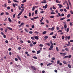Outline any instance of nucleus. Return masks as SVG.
Here are the masks:
<instances>
[{"label":"nucleus","mask_w":73,"mask_h":73,"mask_svg":"<svg viewBox=\"0 0 73 73\" xmlns=\"http://www.w3.org/2000/svg\"><path fill=\"white\" fill-rule=\"evenodd\" d=\"M58 5L59 6V7L60 8V9L61 8H62V7H63V6H62V5H61L60 4H58Z\"/></svg>","instance_id":"f03ea898"},{"label":"nucleus","mask_w":73,"mask_h":73,"mask_svg":"<svg viewBox=\"0 0 73 73\" xmlns=\"http://www.w3.org/2000/svg\"><path fill=\"white\" fill-rule=\"evenodd\" d=\"M3 37L5 38H6V35H3Z\"/></svg>","instance_id":"69168bd1"},{"label":"nucleus","mask_w":73,"mask_h":73,"mask_svg":"<svg viewBox=\"0 0 73 73\" xmlns=\"http://www.w3.org/2000/svg\"><path fill=\"white\" fill-rule=\"evenodd\" d=\"M21 49V47L20 46L18 48V50H20Z\"/></svg>","instance_id":"473e14b6"},{"label":"nucleus","mask_w":73,"mask_h":73,"mask_svg":"<svg viewBox=\"0 0 73 73\" xmlns=\"http://www.w3.org/2000/svg\"><path fill=\"white\" fill-rule=\"evenodd\" d=\"M29 17H31V12H30L29 13Z\"/></svg>","instance_id":"a18cd8bd"},{"label":"nucleus","mask_w":73,"mask_h":73,"mask_svg":"<svg viewBox=\"0 0 73 73\" xmlns=\"http://www.w3.org/2000/svg\"><path fill=\"white\" fill-rule=\"evenodd\" d=\"M33 58L35 59H37V57L36 56H33Z\"/></svg>","instance_id":"a19ab883"},{"label":"nucleus","mask_w":73,"mask_h":73,"mask_svg":"<svg viewBox=\"0 0 73 73\" xmlns=\"http://www.w3.org/2000/svg\"><path fill=\"white\" fill-rule=\"evenodd\" d=\"M38 17H34L33 19H38Z\"/></svg>","instance_id":"a878e982"},{"label":"nucleus","mask_w":73,"mask_h":73,"mask_svg":"<svg viewBox=\"0 0 73 73\" xmlns=\"http://www.w3.org/2000/svg\"><path fill=\"white\" fill-rule=\"evenodd\" d=\"M52 15H55V13L54 12H51L50 13Z\"/></svg>","instance_id":"cd10ccee"},{"label":"nucleus","mask_w":73,"mask_h":73,"mask_svg":"<svg viewBox=\"0 0 73 73\" xmlns=\"http://www.w3.org/2000/svg\"><path fill=\"white\" fill-rule=\"evenodd\" d=\"M52 65V63H50L48 64H47V66H50V65Z\"/></svg>","instance_id":"7ed1b4c3"},{"label":"nucleus","mask_w":73,"mask_h":73,"mask_svg":"<svg viewBox=\"0 0 73 73\" xmlns=\"http://www.w3.org/2000/svg\"><path fill=\"white\" fill-rule=\"evenodd\" d=\"M35 38L36 40H38L39 38L37 36H35Z\"/></svg>","instance_id":"0eeeda50"},{"label":"nucleus","mask_w":73,"mask_h":73,"mask_svg":"<svg viewBox=\"0 0 73 73\" xmlns=\"http://www.w3.org/2000/svg\"><path fill=\"white\" fill-rule=\"evenodd\" d=\"M62 40H64L65 38V36H63L62 37Z\"/></svg>","instance_id":"412c9836"},{"label":"nucleus","mask_w":73,"mask_h":73,"mask_svg":"<svg viewBox=\"0 0 73 73\" xmlns=\"http://www.w3.org/2000/svg\"><path fill=\"white\" fill-rule=\"evenodd\" d=\"M39 46H41L42 47V46H43V45H42V44H40L39 45Z\"/></svg>","instance_id":"680f3d73"},{"label":"nucleus","mask_w":73,"mask_h":73,"mask_svg":"<svg viewBox=\"0 0 73 73\" xmlns=\"http://www.w3.org/2000/svg\"><path fill=\"white\" fill-rule=\"evenodd\" d=\"M15 16H16V13H15L13 15V18H15Z\"/></svg>","instance_id":"09e8293b"},{"label":"nucleus","mask_w":73,"mask_h":73,"mask_svg":"<svg viewBox=\"0 0 73 73\" xmlns=\"http://www.w3.org/2000/svg\"><path fill=\"white\" fill-rule=\"evenodd\" d=\"M49 49L50 50H53V48L51 47H50L49 48Z\"/></svg>","instance_id":"bb28decb"},{"label":"nucleus","mask_w":73,"mask_h":73,"mask_svg":"<svg viewBox=\"0 0 73 73\" xmlns=\"http://www.w3.org/2000/svg\"><path fill=\"white\" fill-rule=\"evenodd\" d=\"M36 43H37L36 42H34L33 44L34 45H36Z\"/></svg>","instance_id":"4d7b16f0"},{"label":"nucleus","mask_w":73,"mask_h":73,"mask_svg":"<svg viewBox=\"0 0 73 73\" xmlns=\"http://www.w3.org/2000/svg\"><path fill=\"white\" fill-rule=\"evenodd\" d=\"M35 7H34V6H33V9H32V11H34V10H35Z\"/></svg>","instance_id":"7c9ffc66"},{"label":"nucleus","mask_w":73,"mask_h":73,"mask_svg":"<svg viewBox=\"0 0 73 73\" xmlns=\"http://www.w3.org/2000/svg\"><path fill=\"white\" fill-rule=\"evenodd\" d=\"M46 31H44L42 33V34H43V35H45V34H46Z\"/></svg>","instance_id":"4468645a"},{"label":"nucleus","mask_w":73,"mask_h":73,"mask_svg":"<svg viewBox=\"0 0 73 73\" xmlns=\"http://www.w3.org/2000/svg\"><path fill=\"white\" fill-rule=\"evenodd\" d=\"M68 57V56H65L63 58H67Z\"/></svg>","instance_id":"4be33fe9"},{"label":"nucleus","mask_w":73,"mask_h":73,"mask_svg":"<svg viewBox=\"0 0 73 73\" xmlns=\"http://www.w3.org/2000/svg\"><path fill=\"white\" fill-rule=\"evenodd\" d=\"M50 18H54V15L51 16L50 17Z\"/></svg>","instance_id":"c756f323"},{"label":"nucleus","mask_w":73,"mask_h":73,"mask_svg":"<svg viewBox=\"0 0 73 73\" xmlns=\"http://www.w3.org/2000/svg\"><path fill=\"white\" fill-rule=\"evenodd\" d=\"M7 9L9 10L11 9V7L9 6H8V7H7Z\"/></svg>","instance_id":"79ce46f5"},{"label":"nucleus","mask_w":73,"mask_h":73,"mask_svg":"<svg viewBox=\"0 0 73 73\" xmlns=\"http://www.w3.org/2000/svg\"><path fill=\"white\" fill-rule=\"evenodd\" d=\"M4 13H1V16H2V15H4Z\"/></svg>","instance_id":"0e129e2a"},{"label":"nucleus","mask_w":73,"mask_h":73,"mask_svg":"<svg viewBox=\"0 0 73 73\" xmlns=\"http://www.w3.org/2000/svg\"><path fill=\"white\" fill-rule=\"evenodd\" d=\"M46 45H48V46H50V44L49 43H46Z\"/></svg>","instance_id":"1a4fd4ad"},{"label":"nucleus","mask_w":73,"mask_h":73,"mask_svg":"<svg viewBox=\"0 0 73 73\" xmlns=\"http://www.w3.org/2000/svg\"><path fill=\"white\" fill-rule=\"evenodd\" d=\"M29 33H30V34H32V33H33V32H32V31H29Z\"/></svg>","instance_id":"8fccbe9b"},{"label":"nucleus","mask_w":73,"mask_h":73,"mask_svg":"<svg viewBox=\"0 0 73 73\" xmlns=\"http://www.w3.org/2000/svg\"><path fill=\"white\" fill-rule=\"evenodd\" d=\"M15 5V4L14 3L13 4V7H14V8L15 7H16V6Z\"/></svg>","instance_id":"e433bc0d"},{"label":"nucleus","mask_w":73,"mask_h":73,"mask_svg":"<svg viewBox=\"0 0 73 73\" xmlns=\"http://www.w3.org/2000/svg\"><path fill=\"white\" fill-rule=\"evenodd\" d=\"M62 55L63 56H65V55H66V54L65 53H62Z\"/></svg>","instance_id":"5fc2aeb1"},{"label":"nucleus","mask_w":73,"mask_h":73,"mask_svg":"<svg viewBox=\"0 0 73 73\" xmlns=\"http://www.w3.org/2000/svg\"><path fill=\"white\" fill-rule=\"evenodd\" d=\"M69 31V29L68 28H67L66 30L67 32H68Z\"/></svg>","instance_id":"b1692460"},{"label":"nucleus","mask_w":73,"mask_h":73,"mask_svg":"<svg viewBox=\"0 0 73 73\" xmlns=\"http://www.w3.org/2000/svg\"><path fill=\"white\" fill-rule=\"evenodd\" d=\"M60 11H61V12H62L64 11V9H60Z\"/></svg>","instance_id":"e2e57ef3"},{"label":"nucleus","mask_w":73,"mask_h":73,"mask_svg":"<svg viewBox=\"0 0 73 73\" xmlns=\"http://www.w3.org/2000/svg\"><path fill=\"white\" fill-rule=\"evenodd\" d=\"M65 17L61 18L60 19V20L61 21L62 20H65Z\"/></svg>","instance_id":"9d476101"},{"label":"nucleus","mask_w":73,"mask_h":73,"mask_svg":"<svg viewBox=\"0 0 73 73\" xmlns=\"http://www.w3.org/2000/svg\"><path fill=\"white\" fill-rule=\"evenodd\" d=\"M53 35V32H52L51 33H50V35Z\"/></svg>","instance_id":"3c124183"},{"label":"nucleus","mask_w":73,"mask_h":73,"mask_svg":"<svg viewBox=\"0 0 73 73\" xmlns=\"http://www.w3.org/2000/svg\"><path fill=\"white\" fill-rule=\"evenodd\" d=\"M56 29H57V30H59L60 29V28H59V27H56Z\"/></svg>","instance_id":"603ef678"},{"label":"nucleus","mask_w":73,"mask_h":73,"mask_svg":"<svg viewBox=\"0 0 73 73\" xmlns=\"http://www.w3.org/2000/svg\"><path fill=\"white\" fill-rule=\"evenodd\" d=\"M24 10V9H21V13H22L23 12Z\"/></svg>","instance_id":"6ab92c4d"},{"label":"nucleus","mask_w":73,"mask_h":73,"mask_svg":"<svg viewBox=\"0 0 73 73\" xmlns=\"http://www.w3.org/2000/svg\"><path fill=\"white\" fill-rule=\"evenodd\" d=\"M26 1H27L26 0H24L22 1V3H25V2H26Z\"/></svg>","instance_id":"f704fd0d"},{"label":"nucleus","mask_w":73,"mask_h":73,"mask_svg":"<svg viewBox=\"0 0 73 73\" xmlns=\"http://www.w3.org/2000/svg\"><path fill=\"white\" fill-rule=\"evenodd\" d=\"M68 1L69 2V4L70 5V6H71V3H70V1L68 0Z\"/></svg>","instance_id":"49530a36"},{"label":"nucleus","mask_w":73,"mask_h":73,"mask_svg":"<svg viewBox=\"0 0 73 73\" xmlns=\"http://www.w3.org/2000/svg\"><path fill=\"white\" fill-rule=\"evenodd\" d=\"M56 50H57V52H58L59 51V50H58V47H56Z\"/></svg>","instance_id":"58836bf2"},{"label":"nucleus","mask_w":73,"mask_h":73,"mask_svg":"<svg viewBox=\"0 0 73 73\" xmlns=\"http://www.w3.org/2000/svg\"><path fill=\"white\" fill-rule=\"evenodd\" d=\"M71 55H69V56H68V58H71Z\"/></svg>","instance_id":"6e6d98bb"},{"label":"nucleus","mask_w":73,"mask_h":73,"mask_svg":"<svg viewBox=\"0 0 73 73\" xmlns=\"http://www.w3.org/2000/svg\"><path fill=\"white\" fill-rule=\"evenodd\" d=\"M8 20L9 22H11V18H8Z\"/></svg>","instance_id":"aec40b11"},{"label":"nucleus","mask_w":73,"mask_h":73,"mask_svg":"<svg viewBox=\"0 0 73 73\" xmlns=\"http://www.w3.org/2000/svg\"><path fill=\"white\" fill-rule=\"evenodd\" d=\"M5 14L6 15H9V13L8 12H5Z\"/></svg>","instance_id":"ea45409f"},{"label":"nucleus","mask_w":73,"mask_h":73,"mask_svg":"<svg viewBox=\"0 0 73 73\" xmlns=\"http://www.w3.org/2000/svg\"><path fill=\"white\" fill-rule=\"evenodd\" d=\"M38 11H37V10H36L35 11V14H37V12H38Z\"/></svg>","instance_id":"4c0bfd02"},{"label":"nucleus","mask_w":73,"mask_h":73,"mask_svg":"<svg viewBox=\"0 0 73 73\" xmlns=\"http://www.w3.org/2000/svg\"><path fill=\"white\" fill-rule=\"evenodd\" d=\"M66 27H67V26H66V25H64V28H66Z\"/></svg>","instance_id":"052dcab7"},{"label":"nucleus","mask_w":73,"mask_h":73,"mask_svg":"<svg viewBox=\"0 0 73 73\" xmlns=\"http://www.w3.org/2000/svg\"><path fill=\"white\" fill-rule=\"evenodd\" d=\"M47 7H48V5L46 4V5H45V9H46V8H47Z\"/></svg>","instance_id":"c9c22d12"},{"label":"nucleus","mask_w":73,"mask_h":73,"mask_svg":"<svg viewBox=\"0 0 73 73\" xmlns=\"http://www.w3.org/2000/svg\"><path fill=\"white\" fill-rule=\"evenodd\" d=\"M31 67L34 70H36V69L35 68L34 66H31Z\"/></svg>","instance_id":"f257e3e1"},{"label":"nucleus","mask_w":73,"mask_h":73,"mask_svg":"<svg viewBox=\"0 0 73 73\" xmlns=\"http://www.w3.org/2000/svg\"><path fill=\"white\" fill-rule=\"evenodd\" d=\"M7 28L8 29H9V30H11V31L12 30V28H11L9 27H7Z\"/></svg>","instance_id":"20e7f679"},{"label":"nucleus","mask_w":73,"mask_h":73,"mask_svg":"<svg viewBox=\"0 0 73 73\" xmlns=\"http://www.w3.org/2000/svg\"><path fill=\"white\" fill-rule=\"evenodd\" d=\"M68 66L69 68H72L70 64H68Z\"/></svg>","instance_id":"5701e85b"},{"label":"nucleus","mask_w":73,"mask_h":73,"mask_svg":"<svg viewBox=\"0 0 73 73\" xmlns=\"http://www.w3.org/2000/svg\"><path fill=\"white\" fill-rule=\"evenodd\" d=\"M8 3H9V4H11V2L10 0H8Z\"/></svg>","instance_id":"393cba45"},{"label":"nucleus","mask_w":73,"mask_h":73,"mask_svg":"<svg viewBox=\"0 0 73 73\" xmlns=\"http://www.w3.org/2000/svg\"><path fill=\"white\" fill-rule=\"evenodd\" d=\"M41 3H46V1H42V2H41Z\"/></svg>","instance_id":"c03bdc74"},{"label":"nucleus","mask_w":73,"mask_h":73,"mask_svg":"<svg viewBox=\"0 0 73 73\" xmlns=\"http://www.w3.org/2000/svg\"><path fill=\"white\" fill-rule=\"evenodd\" d=\"M34 33L36 34H38L39 33L38 32L36 31H35Z\"/></svg>","instance_id":"9b49d317"},{"label":"nucleus","mask_w":73,"mask_h":73,"mask_svg":"<svg viewBox=\"0 0 73 73\" xmlns=\"http://www.w3.org/2000/svg\"><path fill=\"white\" fill-rule=\"evenodd\" d=\"M36 52H37V54H39V53H40V52H41V50H39V51H37Z\"/></svg>","instance_id":"423d86ee"},{"label":"nucleus","mask_w":73,"mask_h":73,"mask_svg":"<svg viewBox=\"0 0 73 73\" xmlns=\"http://www.w3.org/2000/svg\"><path fill=\"white\" fill-rule=\"evenodd\" d=\"M44 20V17H42L41 19L40 20V22H42Z\"/></svg>","instance_id":"6e6552de"},{"label":"nucleus","mask_w":73,"mask_h":73,"mask_svg":"<svg viewBox=\"0 0 73 73\" xmlns=\"http://www.w3.org/2000/svg\"><path fill=\"white\" fill-rule=\"evenodd\" d=\"M44 38L46 39H47V38H48V36H45L44 37Z\"/></svg>","instance_id":"c85d7f7f"},{"label":"nucleus","mask_w":73,"mask_h":73,"mask_svg":"<svg viewBox=\"0 0 73 73\" xmlns=\"http://www.w3.org/2000/svg\"><path fill=\"white\" fill-rule=\"evenodd\" d=\"M46 22L47 23V24H49V21H48V20H46Z\"/></svg>","instance_id":"bf43d9fd"},{"label":"nucleus","mask_w":73,"mask_h":73,"mask_svg":"<svg viewBox=\"0 0 73 73\" xmlns=\"http://www.w3.org/2000/svg\"><path fill=\"white\" fill-rule=\"evenodd\" d=\"M5 32H7V31H8V29H6L5 30Z\"/></svg>","instance_id":"de8ad7c7"},{"label":"nucleus","mask_w":73,"mask_h":73,"mask_svg":"<svg viewBox=\"0 0 73 73\" xmlns=\"http://www.w3.org/2000/svg\"><path fill=\"white\" fill-rule=\"evenodd\" d=\"M18 58L19 59V60H20V61H21V58L19 56H18Z\"/></svg>","instance_id":"ddd939ff"},{"label":"nucleus","mask_w":73,"mask_h":73,"mask_svg":"<svg viewBox=\"0 0 73 73\" xmlns=\"http://www.w3.org/2000/svg\"><path fill=\"white\" fill-rule=\"evenodd\" d=\"M50 43L51 44V45H53V44L52 43V41H50Z\"/></svg>","instance_id":"864d4df0"},{"label":"nucleus","mask_w":73,"mask_h":73,"mask_svg":"<svg viewBox=\"0 0 73 73\" xmlns=\"http://www.w3.org/2000/svg\"><path fill=\"white\" fill-rule=\"evenodd\" d=\"M70 14H69L67 16V17L68 18H69V17H70Z\"/></svg>","instance_id":"f8f14e48"},{"label":"nucleus","mask_w":73,"mask_h":73,"mask_svg":"<svg viewBox=\"0 0 73 73\" xmlns=\"http://www.w3.org/2000/svg\"><path fill=\"white\" fill-rule=\"evenodd\" d=\"M56 2L57 3H60V1H59L58 0H56Z\"/></svg>","instance_id":"dca6fc26"},{"label":"nucleus","mask_w":73,"mask_h":73,"mask_svg":"<svg viewBox=\"0 0 73 73\" xmlns=\"http://www.w3.org/2000/svg\"><path fill=\"white\" fill-rule=\"evenodd\" d=\"M7 28L8 29H9V30H11V31L12 30V28H11L9 27H7Z\"/></svg>","instance_id":"39448f33"},{"label":"nucleus","mask_w":73,"mask_h":73,"mask_svg":"<svg viewBox=\"0 0 73 73\" xmlns=\"http://www.w3.org/2000/svg\"><path fill=\"white\" fill-rule=\"evenodd\" d=\"M22 13L21 12L18 15V16H20L22 14Z\"/></svg>","instance_id":"f3484780"},{"label":"nucleus","mask_w":73,"mask_h":73,"mask_svg":"<svg viewBox=\"0 0 73 73\" xmlns=\"http://www.w3.org/2000/svg\"><path fill=\"white\" fill-rule=\"evenodd\" d=\"M68 40H70V36H69L68 38Z\"/></svg>","instance_id":"13d9d810"},{"label":"nucleus","mask_w":73,"mask_h":73,"mask_svg":"<svg viewBox=\"0 0 73 73\" xmlns=\"http://www.w3.org/2000/svg\"><path fill=\"white\" fill-rule=\"evenodd\" d=\"M63 64H67V62H66V61H63Z\"/></svg>","instance_id":"72a5a7b5"},{"label":"nucleus","mask_w":73,"mask_h":73,"mask_svg":"<svg viewBox=\"0 0 73 73\" xmlns=\"http://www.w3.org/2000/svg\"><path fill=\"white\" fill-rule=\"evenodd\" d=\"M53 7V8L54 9H56V7H54V6L53 5L52 6Z\"/></svg>","instance_id":"2f4dec72"},{"label":"nucleus","mask_w":73,"mask_h":73,"mask_svg":"<svg viewBox=\"0 0 73 73\" xmlns=\"http://www.w3.org/2000/svg\"><path fill=\"white\" fill-rule=\"evenodd\" d=\"M65 50H66V51H69V50L68 48H66L65 49Z\"/></svg>","instance_id":"a211bd4d"},{"label":"nucleus","mask_w":73,"mask_h":73,"mask_svg":"<svg viewBox=\"0 0 73 73\" xmlns=\"http://www.w3.org/2000/svg\"><path fill=\"white\" fill-rule=\"evenodd\" d=\"M68 36H66V37H65V40H67V39H68Z\"/></svg>","instance_id":"37998d69"},{"label":"nucleus","mask_w":73,"mask_h":73,"mask_svg":"<svg viewBox=\"0 0 73 73\" xmlns=\"http://www.w3.org/2000/svg\"><path fill=\"white\" fill-rule=\"evenodd\" d=\"M54 29V27H52L51 28V31H53Z\"/></svg>","instance_id":"2eb2a0df"},{"label":"nucleus","mask_w":73,"mask_h":73,"mask_svg":"<svg viewBox=\"0 0 73 73\" xmlns=\"http://www.w3.org/2000/svg\"><path fill=\"white\" fill-rule=\"evenodd\" d=\"M30 46H33V44L32 43H31L30 44Z\"/></svg>","instance_id":"774afa93"},{"label":"nucleus","mask_w":73,"mask_h":73,"mask_svg":"<svg viewBox=\"0 0 73 73\" xmlns=\"http://www.w3.org/2000/svg\"><path fill=\"white\" fill-rule=\"evenodd\" d=\"M31 28H35V26L34 25H33L32 26Z\"/></svg>","instance_id":"338daca9"}]
</instances>
